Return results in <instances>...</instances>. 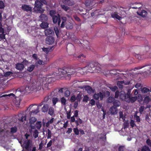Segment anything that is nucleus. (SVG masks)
I'll use <instances>...</instances> for the list:
<instances>
[{
  "label": "nucleus",
  "instance_id": "0e129e2a",
  "mask_svg": "<svg viewBox=\"0 0 151 151\" xmlns=\"http://www.w3.org/2000/svg\"><path fill=\"white\" fill-rule=\"evenodd\" d=\"M88 99V97L86 95L84 96L83 99V101L86 102H87Z\"/></svg>",
  "mask_w": 151,
  "mask_h": 151
},
{
  "label": "nucleus",
  "instance_id": "c03bdc74",
  "mask_svg": "<svg viewBox=\"0 0 151 151\" xmlns=\"http://www.w3.org/2000/svg\"><path fill=\"white\" fill-rule=\"evenodd\" d=\"M58 101V99L57 98L53 97L52 98V101L54 106L55 105Z\"/></svg>",
  "mask_w": 151,
  "mask_h": 151
},
{
  "label": "nucleus",
  "instance_id": "393cba45",
  "mask_svg": "<svg viewBox=\"0 0 151 151\" xmlns=\"http://www.w3.org/2000/svg\"><path fill=\"white\" fill-rule=\"evenodd\" d=\"M97 63L91 62L89 64L88 66H90V69H92V70L94 71V68H95L96 65H97Z\"/></svg>",
  "mask_w": 151,
  "mask_h": 151
},
{
  "label": "nucleus",
  "instance_id": "69168bd1",
  "mask_svg": "<svg viewBox=\"0 0 151 151\" xmlns=\"http://www.w3.org/2000/svg\"><path fill=\"white\" fill-rule=\"evenodd\" d=\"M146 142L148 146L151 147V141L149 139H148L147 140Z\"/></svg>",
  "mask_w": 151,
  "mask_h": 151
},
{
  "label": "nucleus",
  "instance_id": "4468645a",
  "mask_svg": "<svg viewBox=\"0 0 151 151\" xmlns=\"http://www.w3.org/2000/svg\"><path fill=\"white\" fill-rule=\"evenodd\" d=\"M25 68L24 65L22 63H17L16 65L15 68L18 70L22 71Z\"/></svg>",
  "mask_w": 151,
  "mask_h": 151
},
{
  "label": "nucleus",
  "instance_id": "1a4fd4ad",
  "mask_svg": "<svg viewBox=\"0 0 151 151\" xmlns=\"http://www.w3.org/2000/svg\"><path fill=\"white\" fill-rule=\"evenodd\" d=\"M131 91L130 90V94H128L127 96V99H126V101L128 103H134L137 99V96H134V97H131Z\"/></svg>",
  "mask_w": 151,
  "mask_h": 151
},
{
  "label": "nucleus",
  "instance_id": "a19ab883",
  "mask_svg": "<svg viewBox=\"0 0 151 151\" xmlns=\"http://www.w3.org/2000/svg\"><path fill=\"white\" fill-rule=\"evenodd\" d=\"M141 151H150V150L148 146L145 145L142 147Z\"/></svg>",
  "mask_w": 151,
  "mask_h": 151
},
{
  "label": "nucleus",
  "instance_id": "2f4dec72",
  "mask_svg": "<svg viewBox=\"0 0 151 151\" xmlns=\"http://www.w3.org/2000/svg\"><path fill=\"white\" fill-rule=\"evenodd\" d=\"M19 116L21 117L18 119V120L21 122H23L24 121L26 120V115H22L21 114H19Z\"/></svg>",
  "mask_w": 151,
  "mask_h": 151
},
{
  "label": "nucleus",
  "instance_id": "72a5a7b5",
  "mask_svg": "<svg viewBox=\"0 0 151 151\" xmlns=\"http://www.w3.org/2000/svg\"><path fill=\"white\" fill-rule=\"evenodd\" d=\"M54 108L52 107H50L48 109V114L51 116H52L54 114Z\"/></svg>",
  "mask_w": 151,
  "mask_h": 151
},
{
  "label": "nucleus",
  "instance_id": "5fc2aeb1",
  "mask_svg": "<svg viewBox=\"0 0 151 151\" xmlns=\"http://www.w3.org/2000/svg\"><path fill=\"white\" fill-rule=\"evenodd\" d=\"M76 100V96L75 95H73L71 96L70 100L72 102H74Z\"/></svg>",
  "mask_w": 151,
  "mask_h": 151
},
{
  "label": "nucleus",
  "instance_id": "9b49d317",
  "mask_svg": "<svg viewBox=\"0 0 151 151\" xmlns=\"http://www.w3.org/2000/svg\"><path fill=\"white\" fill-rule=\"evenodd\" d=\"M104 94L101 92L97 93H95L93 96V98L97 100L99 98L101 100H102L104 98Z\"/></svg>",
  "mask_w": 151,
  "mask_h": 151
},
{
  "label": "nucleus",
  "instance_id": "f8f14e48",
  "mask_svg": "<svg viewBox=\"0 0 151 151\" xmlns=\"http://www.w3.org/2000/svg\"><path fill=\"white\" fill-rule=\"evenodd\" d=\"M47 44L52 45L55 41V39L53 37L51 36H48L45 40Z\"/></svg>",
  "mask_w": 151,
  "mask_h": 151
},
{
  "label": "nucleus",
  "instance_id": "2eb2a0df",
  "mask_svg": "<svg viewBox=\"0 0 151 151\" xmlns=\"http://www.w3.org/2000/svg\"><path fill=\"white\" fill-rule=\"evenodd\" d=\"M109 111L111 114L115 115L117 113L118 109L116 107H114V106H112L109 109Z\"/></svg>",
  "mask_w": 151,
  "mask_h": 151
},
{
  "label": "nucleus",
  "instance_id": "6ab92c4d",
  "mask_svg": "<svg viewBox=\"0 0 151 151\" xmlns=\"http://www.w3.org/2000/svg\"><path fill=\"white\" fill-rule=\"evenodd\" d=\"M54 46H52L48 48L43 47L42 48V50L46 53H48L49 51H51L53 49Z\"/></svg>",
  "mask_w": 151,
  "mask_h": 151
},
{
  "label": "nucleus",
  "instance_id": "ddd939ff",
  "mask_svg": "<svg viewBox=\"0 0 151 151\" xmlns=\"http://www.w3.org/2000/svg\"><path fill=\"white\" fill-rule=\"evenodd\" d=\"M21 8L23 10L27 12H31L32 11V8L29 5H27L25 4H23Z\"/></svg>",
  "mask_w": 151,
  "mask_h": 151
},
{
  "label": "nucleus",
  "instance_id": "de8ad7c7",
  "mask_svg": "<svg viewBox=\"0 0 151 151\" xmlns=\"http://www.w3.org/2000/svg\"><path fill=\"white\" fill-rule=\"evenodd\" d=\"M5 6L4 3L2 1L0 0V9H4Z\"/></svg>",
  "mask_w": 151,
  "mask_h": 151
},
{
  "label": "nucleus",
  "instance_id": "f3484780",
  "mask_svg": "<svg viewBox=\"0 0 151 151\" xmlns=\"http://www.w3.org/2000/svg\"><path fill=\"white\" fill-rule=\"evenodd\" d=\"M42 126V123L41 122H38L36 123V125H34L33 126H31L32 129H35L36 128L38 129H40Z\"/></svg>",
  "mask_w": 151,
  "mask_h": 151
},
{
  "label": "nucleus",
  "instance_id": "473e14b6",
  "mask_svg": "<svg viewBox=\"0 0 151 151\" xmlns=\"http://www.w3.org/2000/svg\"><path fill=\"white\" fill-rule=\"evenodd\" d=\"M141 91L142 93H146L150 92V89L146 87H143L141 89Z\"/></svg>",
  "mask_w": 151,
  "mask_h": 151
},
{
  "label": "nucleus",
  "instance_id": "ea45409f",
  "mask_svg": "<svg viewBox=\"0 0 151 151\" xmlns=\"http://www.w3.org/2000/svg\"><path fill=\"white\" fill-rule=\"evenodd\" d=\"M60 6L61 8L65 11H67L70 9L69 7L64 4H61Z\"/></svg>",
  "mask_w": 151,
  "mask_h": 151
},
{
  "label": "nucleus",
  "instance_id": "e433bc0d",
  "mask_svg": "<svg viewBox=\"0 0 151 151\" xmlns=\"http://www.w3.org/2000/svg\"><path fill=\"white\" fill-rule=\"evenodd\" d=\"M85 89L86 91L87 92L89 93H91L92 91V88L89 86H86L85 87Z\"/></svg>",
  "mask_w": 151,
  "mask_h": 151
},
{
  "label": "nucleus",
  "instance_id": "aec40b11",
  "mask_svg": "<svg viewBox=\"0 0 151 151\" xmlns=\"http://www.w3.org/2000/svg\"><path fill=\"white\" fill-rule=\"evenodd\" d=\"M130 83V82H127V83H125L124 81H118L117 83V85L119 87L120 89H122L123 88V84H124L125 85L129 84Z\"/></svg>",
  "mask_w": 151,
  "mask_h": 151
},
{
  "label": "nucleus",
  "instance_id": "f704fd0d",
  "mask_svg": "<svg viewBox=\"0 0 151 151\" xmlns=\"http://www.w3.org/2000/svg\"><path fill=\"white\" fill-rule=\"evenodd\" d=\"M101 65L98 63V64L96 65L95 68H94V71L95 72H99V71H100L101 70V68L100 67Z\"/></svg>",
  "mask_w": 151,
  "mask_h": 151
},
{
  "label": "nucleus",
  "instance_id": "49530a36",
  "mask_svg": "<svg viewBox=\"0 0 151 151\" xmlns=\"http://www.w3.org/2000/svg\"><path fill=\"white\" fill-rule=\"evenodd\" d=\"M130 125L133 128L134 127H137L136 124L135 123L134 121L132 119L131 120L130 122Z\"/></svg>",
  "mask_w": 151,
  "mask_h": 151
},
{
  "label": "nucleus",
  "instance_id": "052dcab7",
  "mask_svg": "<svg viewBox=\"0 0 151 151\" xmlns=\"http://www.w3.org/2000/svg\"><path fill=\"white\" fill-rule=\"evenodd\" d=\"M70 95V91L68 90H66L65 92V96L66 97H68Z\"/></svg>",
  "mask_w": 151,
  "mask_h": 151
},
{
  "label": "nucleus",
  "instance_id": "412c9836",
  "mask_svg": "<svg viewBox=\"0 0 151 151\" xmlns=\"http://www.w3.org/2000/svg\"><path fill=\"white\" fill-rule=\"evenodd\" d=\"M111 16L112 18H115L119 20H120L122 19V17L119 16L117 12H115L111 14Z\"/></svg>",
  "mask_w": 151,
  "mask_h": 151
},
{
  "label": "nucleus",
  "instance_id": "338daca9",
  "mask_svg": "<svg viewBox=\"0 0 151 151\" xmlns=\"http://www.w3.org/2000/svg\"><path fill=\"white\" fill-rule=\"evenodd\" d=\"M141 84L139 83H137L135 85V87L138 89L141 88Z\"/></svg>",
  "mask_w": 151,
  "mask_h": 151
},
{
  "label": "nucleus",
  "instance_id": "864d4df0",
  "mask_svg": "<svg viewBox=\"0 0 151 151\" xmlns=\"http://www.w3.org/2000/svg\"><path fill=\"white\" fill-rule=\"evenodd\" d=\"M38 132L37 129L35 130L34 132L33 136L35 138H36L38 136Z\"/></svg>",
  "mask_w": 151,
  "mask_h": 151
},
{
  "label": "nucleus",
  "instance_id": "6e6d98bb",
  "mask_svg": "<svg viewBox=\"0 0 151 151\" xmlns=\"http://www.w3.org/2000/svg\"><path fill=\"white\" fill-rule=\"evenodd\" d=\"M47 131L48 132L47 133V138L48 139L51 138V131L50 130V129H47Z\"/></svg>",
  "mask_w": 151,
  "mask_h": 151
},
{
  "label": "nucleus",
  "instance_id": "79ce46f5",
  "mask_svg": "<svg viewBox=\"0 0 151 151\" xmlns=\"http://www.w3.org/2000/svg\"><path fill=\"white\" fill-rule=\"evenodd\" d=\"M114 98L113 97L109 96L108 98L107 101L109 103H113V102L115 100Z\"/></svg>",
  "mask_w": 151,
  "mask_h": 151
},
{
  "label": "nucleus",
  "instance_id": "f257e3e1",
  "mask_svg": "<svg viewBox=\"0 0 151 151\" xmlns=\"http://www.w3.org/2000/svg\"><path fill=\"white\" fill-rule=\"evenodd\" d=\"M134 48L141 52L140 54H135V56L139 60L151 58V46L146 44L142 46H136Z\"/></svg>",
  "mask_w": 151,
  "mask_h": 151
},
{
  "label": "nucleus",
  "instance_id": "c9c22d12",
  "mask_svg": "<svg viewBox=\"0 0 151 151\" xmlns=\"http://www.w3.org/2000/svg\"><path fill=\"white\" fill-rule=\"evenodd\" d=\"M137 13L138 14L143 17H145L147 15V12L144 10H142L140 14H139L138 12H137Z\"/></svg>",
  "mask_w": 151,
  "mask_h": 151
},
{
  "label": "nucleus",
  "instance_id": "680f3d73",
  "mask_svg": "<svg viewBox=\"0 0 151 151\" xmlns=\"http://www.w3.org/2000/svg\"><path fill=\"white\" fill-rule=\"evenodd\" d=\"M134 117L136 120V121L137 122H140V119L139 117V116H138L135 114L134 115Z\"/></svg>",
  "mask_w": 151,
  "mask_h": 151
},
{
  "label": "nucleus",
  "instance_id": "7c9ffc66",
  "mask_svg": "<svg viewBox=\"0 0 151 151\" xmlns=\"http://www.w3.org/2000/svg\"><path fill=\"white\" fill-rule=\"evenodd\" d=\"M49 106L47 104H45L42 108V112H47L48 110Z\"/></svg>",
  "mask_w": 151,
  "mask_h": 151
},
{
  "label": "nucleus",
  "instance_id": "423d86ee",
  "mask_svg": "<svg viewBox=\"0 0 151 151\" xmlns=\"http://www.w3.org/2000/svg\"><path fill=\"white\" fill-rule=\"evenodd\" d=\"M35 10L40 13L43 12L44 10L41 8L42 6L43 5L42 4L40 1L37 0L35 2Z\"/></svg>",
  "mask_w": 151,
  "mask_h": 151
},
{
  "label": "nucleus",
  "instance_id": "4c0bfd02",
  "mask_svg": "<svg viewBox=\"0 0 151 151\" xmlns=\"http://www.w3.org/2000/svg\"><path fill=\"white\" fill-rule=\"evenodd\" d=\"M17 130V128L16 126L12 127L10 129V133L13 134L16 133Z\"/></svg>",
  "mask_w": 151,
  "mask_h": 151
},
{
  "label": "nucleus",
  "instance_id": "e2e57ef3",
  "mask_svg": "<svg viewBox=\"0 0 151 151\" xmlns=\"http://www.w3.org/2000/svg\"><path fill=\"white\" fill-rule=\"evenodd\" d=\"M125 147L124 146H120L118 148L119 151H124Z\"/></svg>",
  "mask_w": 151,
  "mask_h": 151
},
{
  "label": "nucleus",
  "instance_id": "39448f33",
  "mask_svg": "<svg viewBox=\"0 0 151 151\" xmlns=\"http://www.w3.org/2000/svg\"><path fill=\"white\" fill-rule=\"evenodd\" d=\"M32 143V141L31 139H27L24 142L23 144L21 145V146L23 149L25 148L27 151H31Z\"/></svg>",
  "mask_w": 151,
  "mask_h": 151
},
{
  "label": "nucleus",
  "instance_id": "cd10ccee",
  "mask_svg": "<svg viewBox=\"0 0 151 151\" xmlns=\"http://www.w3.org/2000/svg\"><path fill=\"white\" fill-rule=\"evenodd\" d=\"M45 22H42L40 25V27L43 29L47 28L48 27V23Z\"/></svg>",
  "mask_w": 151,
  "mask_h": 151
},
{
  "label": "nucleus",
  "instance_id": "4d7b16f0",
  "mask_svg": "<svg viewBox=\"0 0 151 151\" xmlns=\"http://www.w3.org/2000/svg\"><path fill=\"white\" fill-rule=\"evenodd\" d=\"M110 88L112 91L114 92L118 89V87L116 86L111 87H110Z\"/></svg>",
  "mask_w": 151,
  "mask_h": 151
},
{
  "label": "nucleus",
  "instance_id": "5701e85b",
  "mask_svg": "<svg viewBox=\"0 0 151 151\" xmlns=\"http://www.w3.org/2000/svg\"><path fill=\"white\" fill-rule=\"evenodd\" d=\"M36 66H37V63H35V65H31L27 67V70L29 72H32Z\"/></svg>",
  "mask_w": 151,
  "mask_h": 151
},
{
  "label": "nucleus",
  "instance_id": "6e6552de",
  "mask_svg": "<svg viewBox=\"0 0 151 151\" xmlns=\"http://www.w3.org/2000/svg\"><path fill=\"white\" fill-rule=\"evenodd\" d=\"M52 17V20L53 22L55 24L58 22V24L60 26L61 22V17L60 15L58 14L57 15H54Z\"/></svg>",
  "mask_w": 151,
  "mask_h": 151
},
{
  "label": "nucleus",
  "instance_id": "603ef678",
  "mask_svg": "<svg viewBox=\"0 0 151 151\" xmlns=\"http://www.w3.org/2000/svg\"><path fill=\"white\" fill-rule=\"evenodd\" d=\"M13 73L11 71H8L4 74V76L5 77H8L11 75H12Z\"/></svg>",
  "mask_w": 151,
  "mask_h": 151
},
{
  "label": "nucleus",
  "instance_id": "13d9d810",
  "mask_svg": "<svg viewBox=\"0 0 151 151\" xmlns=\"http://www.w3.org/2000/svg\"><path fill=\"white\" fill-rule=\"evenodd\" d=\"M73 132L75 134L77 135H78L79 134V131L78 129L76 128H74L73 129Z\"/></svg>",
  "mask_w": 151,
  "mask_h": 151
},
{
  "label": "nucleus",
  "instance_id": "37998d69",
  "mask_svg": "<svg viewBox=\"0 0 151 151\" xmlns=\"http://www.w3.org/2000/svg\"><path fill=\"white\" fill-rule=\"evenodd\" d=\"M150 100V97L149 96L146 97L143 101V103L145 104H148Z\"/></svg>",
  "mask_w": 151,
  "mask_h": 151
},
{
  "label": "nucleus",
  "instance_id": "b1692460",
  "mask_svg": "<svg viewBox=\"0 0 151 151\" xmlns=\"http://www.w3.org/2000/svg\"><path fill=\"white\" fill-rule=\"evenodd\" d=\"M37 121V119L35 117H32L29 119L30 127L31 129V126H33L32 124H34L35 122Z\"/></svg>",
  "mask_w": 151,
  "mask_h": 151
},
{
  "label": "nucleus",
  "instance_id": "8fccbe9b",
  "mask_svg": "<svg viewBox=\"0 0 151 151\" xmlns=\"http://www.w3.org/2000/svg\"><path fill=\"white\" fill-rule=\"evenodd\" d=\"M12 96L13 97H15V98L16 99L17 98H18V97H17L15 96V95H14L13 93H11L9 94L8 95H6V94L4 95H3L2 96H1V97H6V96Z\"/></svg>",
  "mask_w": 151,
  "mask_h": 151
},
{
  "label": "nucleus",
  "instance_id": "c85d7f7f",
  "mask_svg": "<svg viewBox=\"0 0 151 151\" xmlns=\"http://www.w3.org/2000/svg\"><path fill=\"white\" fill-rule=\"evenodd\" d=\"M65 27L67 29H72L73 27V24L72 23L68 22L66 23Z\"/></svg>",
  "mask_w": 151,
  "mask_h": 151
},
{
  "label": "nucleus",
  "instance_id": "bb28decb",
  "mask_svg": "<svg viewBox=\"0 0 151 151\" xmlns=\"http://www.w3.org/2000/svg\"><path fill=\"white\" fill-rule=\"evenodd\" d=\"M65 4L69 6H73L75 4V2L73 0H63Z\"/></svg>",
  "mask_w": 151,
  "mask_h": 151
},
{
  "label": "nucleus",
  "instance_id": "0eeeda50",
  "mask_svg": "<svg viewBox=\"0 0 151 151\" xmlns=\"http://www.w3.org/2000/svg\"><path fill=\"white\" fill-rule=\"evenodd\" d=\"M33 105H31L30 106V113L29 114L30 116L32 114H35L38 113L39 111V108L38 106H37L36 107H33Z\"/></svg>",
  "mask_w": 151,
  "mask_h": 151
},
{
  "label": "nucleus",
  "instance_id": "9d476101",
  "mask_svg": "<svg viewBox=\"0 0 151 151\" xmlns=\"http://www.w3.org/2000/svg\"><path fill=\"white\" fill-rule=\"evenodd\" d=\"M144 67H146V70L145 72L147 71L149 72V74L151 75V73L150 72L151 71V65H150L145 64L142 66H138L135 69L139 70Z\"/></svg>",
  "mask_w": 151,
  "mask_h": 151
},
{
  "label": "nucleus",
  "instance_id": "58836bf2",
  "mask_svg": "<svg viewBox=\"0 0 151 151\" xmlns=\"http://www.w3.org/2000/svg\"><path fill=\"white\" fill-rule=\"evenodd\" d=\"M90 66H88V65L82 68V69H85L86 70L87 72H89L91 73H93V70H92V69H90Z\"/></svg>",
  "mask_w": 151,
  "mask_h": 151
},
{
  "label": "nucleus",
  "instance_id": "3c124183",
  "mask_svg": "<svg viewBox=\"0 0 151 151\" xmlns=\"http://www.w3.org/2000/svg\"><path fill=\"white\" fill-rule=\"evenodd\" d=\"M22 63L24 65H24L27 66L29 64V62L28 61L26 60V59H24Z\"/></svg>",
  "mask_w": 151,
  "mask_h": 151
},
{
  "label": "nucleus",
  "instance_id": "20e7f679",
  "mask_svg": "<svg viewBox=\"0 0 151 151\" xmlns=\"http://www.w3.org/2000/svg\"><path fill=\"white\" fill-rule=\"evenodd\" d=\"M130 94V90H128L126 94L124 91H121L119 92V91L117 90L115 93V98L117 99L119 96V99H121L126 101V99L127 98L128 94Z\"/></svg>",
  "mask_w": 151,
  "mask_h": 151
},
{
  "label": "nucleus",
  "instance_id": "09e8293b",
  "mask_svg": "<svg viewBox=\"0 0 151 151\" xmlns=\"http://www.w3.org/2000/svg\"><path fill=\"white\" fill-rule=\"evenodd\" d=\"M55 14V11L54 10H51L50 11L49 14L51 17L53 16Z\"/></svg>",
  "mask_w": 151,
  "mask_h": 151
},
{
  "label": "nucleus",
  "instance_id": "a878e982",
  "mask_svg": "<svg viewBox=\"0 0 151 151\" xmlns=\"http://www.w3.org/2000/svg\"><path fill=\"white\" fill-rule=\"evenodd\" d=\"M113 106L116 107L117 108L118 107H119L121 103L120 101L118 100H115L113 102Z\"/></svg>",
  "mask_w": 151,
  "mask_h": 151
},
{
  "label": "nucleus",
  "instance_id": "4be33fe9",
  "mask_svg": "<svg viewBox=\"0 0 151 151\" xmlns=\"http://www.w3.org/2000/svg\"><path fill=\"white\" fill-rule=\"evenodd\" d=\"M45 35L46 36H50V35H52L54 33V31L53 30L50 29H47L45 31Z\"/></svg>",
  "mask_w": 151,
  "mask_h": 151
},
{
  "label": "nucleus",
  "instance_id": "dca6fc26",
  "mask_svg": "<svg viewBox=\"0 0 151 151\" xmlns=\"http://www.w3.org/2000/svg\"><path fill=\"white\" fill-rule=\"evenodd\" d=\"M48 20V17L46 15L44 14H42L39 16V20L41 22H46Z\"/></svg>",
  "mask_w": 151,
  "mask_h": 151
},
{
  "label": "nucleus",
  "instance_id": "f03ea898",
  "mask_svg": "<svg viewBox=\"0 0 151 151\" xmlns=\"http://www.w3.org/2000/svg\"><path fill=\"white\" fill-rule=\"evenodd\" d=\"M43 79H38L33 80L31 83L26 86L25 90L27 92L28 91H32L35 89L38 90L41 88L40 86L43 84Z\"/></svg>",
  "mask_w": 151,
  "mask_h": 151
},
{
  "label": "nucleus",
  "instance_id": "7ed1b4c3",
  "mask_svg": "<svg viewBox=\"0 0 151 151\" xmlns=\"http://www.w3.org/2000/svg\"><path fill=\"white\" fill-rule=\"evenodd\" d=\"M76 72V70L73 68H59L58 71L56 72V73L62 76H68L69 77Z\"/></svg>",
  "mask_w": 151,
  "mask_h": 151
},
{
  "label": "nucleus",
  "instance_id": "bf43d9fd",
  "mask_svg": "<svg viewBox=\"0 0 151 151\" xmlns=\"http://www.w3.org/2000/svg\"><path fill=\"white\" fill-rule=\"evenodd\" d=\"M95 101L93 99H91L89 103V104H91V106H93L95 104Z\"/></svg>",
  "mask_w": 151,
  "mask_h": 151
},
{
  "label": "nucleus",
  "instance_id": "c756f323",
  "mask_svg": "<svg viewBox=\"0 0 151 151\" xmlns=\"http://www.w3.org/2000/svg\"><path fill=\"white\" fill-rule=\"evenodd\" d=\"M61 19H62V22L61 24L60 27L63 28L65 26V24L67 20V18L65 17H62Z\"/></svg>",
  "mask_w": 151,
  "mask_h": 151
},
{
  "label": "nucleus",
  "instance_id": "a18cd8bd",
  "mask_svg": "<svg viewBox=\"0 0 151 151\" xmlns=\"http://www.w3.org/2000/svg\"><path fill=\"white\" fill-rule=\"evenodd\" d=\"M60 100L62 104L63 105H65L66 104V100L64 97H63L61 98Z\"/></svg>",
  "mask_w": 151,
  "mask_h": 151
},
{
  "label": "nucleus",
  "instance_id": "a211bd4d",
  "mask_svg": "<svg viewBox=\"0 0 151 151\" xmlns=\"http://www.w3.org/2000/svg\"><path fill=\"white\" fill-rule=\"evenodd\" d=\"M93 0H86V1L85 5L87 7H92L93 6Z\"/></svg>",
  "mask_w": 151,
  "mask_h": 151
},
{
  "label": "nucleus",
  "instance_id": "774afa93",
  "mask_svg": "<svg viewBox=\"0 0 151 151\" xmlns=\"http://www.w3.org/2000/svg\"><path fill=\"white\" fill-rule=\"evenodd\" d=\"M81 98V96L79 94H78L76 97V99L78 101H80Z\"/></svg>",
  "mask_w": 151,
  "mask_h": 151
}]
</instances>
